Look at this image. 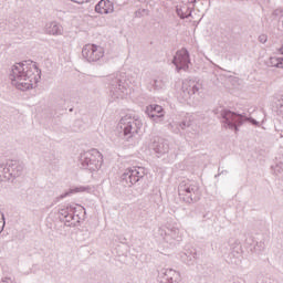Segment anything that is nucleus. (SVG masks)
<instances>
[{
    "label": "nucleus",
    "mask_w": 283,
    "mask_h": 283,
    "mask_svg": "<svg viewBox=\"0 0 283 283\" xmlns=\"http://www.w3.org/2000/svg\"><path fill=\"white\" fill-rule=\"evenodd\" d=\"M9 78L15 90L28 92V90H34L39 85L41 70H39L36 62L33 61L15 63L11 67Z\"/></svg>",
    "instance_id": "1"
},
{
    "label": "nucleus",
    "mask_w": 283,
    "mask_h": 283,
    "mask_svg": "<svg viewBox=\"0 0 283 283\" xmlns=\"http://www.w3.org/2000/svg\"><path fill=\"white\" fill-rule=\"evenodd\" d=\"M59 213L66 227H78L85 220V208L76 203L62 206Z\"/></svg>",
    "instance_id": "2"
},
{
    "label": "nucleus",
    "mask_w": 283,
    "mask_h": 283,
    "mask_svg": "<svg viewBox=\"0 0 283 283\" xmlns=\"http://www.w3.org/2000/svg\"><path fill=\"white\" fill-rule=\"evenodd\" d=\"M118 126L123 130L125 140H132L143 129V120L133 116H124L120 118Z\"/></svg>",
    "instance_id": "3"
},
{
    "label": "nucleus",
    "mask_w": 283,
    "mask_h": 283,
    "mask_svg": "<svg viewBox=\"0 0 283 283\" xmlns=\"http://www.w3.org/2000/svg\"><path fill=\"white\" fill-rule=\"evenodd\" d=\"M25 166L21 161L10 160L7 163H0V181L14 180L19 176L23 175Z\"/></svg>",
    "instance_id": "4"
},
{
    "label": "nucleus",
    "mask_w": 283,
    "mask_h": 283,
    "mask_svg": "<svg viewBox=\"0 0 283 283\" xmlns=\"http://www.w3.org/2000/svg\"><path fill=\"white\" fill-rule=\"evenodd\" d=\"M80 163L83 169L98 171L103 167V155L97 149H92L81 154Z\"/></svg>",
    "instance_id": "5"
},
{
    "label": "nucleus",
    "mask_w": 283,
    "mask_h": 283,
    "mask_svg": "<svg viewBox=\"0 0 283 283\" xmlns=\"http://www.w3.org/2000/svg\"><path fill=\"white\" fill-rule=\"evenodd\" d=\"M178 193L179 198L188 205L200 200V187L191 181H182L178 187Z\"/></svg>",
    "instance_id": "6"
},
{
    "label": "nucleus",
    "mask_w": 283,
    "mask_h": 283,
    "mask_svg": "<svg viewBox=\"0 0 283 283\" xmlns=\"http://www.w3.org/2000/svg\"><path fill=\"white\" fill-rule=\"evenodd\" d=\"M222 125L226 129L238 132V127L244 123V115L231 111H222Z\"/></svg>",
    "instance_id": "7"
},
{
    "label": "nucleus",
    "mask_w": 283,
    "mask_h": 283,
    "mask_svg": "<svg viewBox=\"0 0 283 283\" xmlns=\"http://www.w3.org/2000/svg\"><path fill=\"white\" fill-rule=\"evenodd\" d=\"M140 178H145V168L143 167L127 168L122 174V182H125L127 187H134Z\"/></svg>",
    "instance_id": "8"
},
{
    "label": "nucleus",
    "mask_w": 283,
    "mask_h": 283,
    "mask_svg": "<svg viewBox=\"0 0 283 283\" xmlns=\"http://www.w3.org/2000/svg\"><path fill=\"white\" fill-rule=\"evenodd\" d=\"M105 55V51L103 48L96 44H86L82 49V56L88 63H96V61H101Z\"/></svg>",
    "instance_id": "9"
},
{
    "label": "nucleus",
    "mask_w": 283,
    "mask_h": 283,
    "mask_svg": "<svg viewBox=\"0 0 283 283\" xmlns=\"http://www.w3.org/2000/svg\"><path fill=\"white\" fill-rule=\"evenodd\" d=\"M181 92L184 94V98L189 101V98L202 92V82L198 80H185L181 85Z\"/></svg>",
    "instance_id": "10"
},
{
    "label": "nucleus",
    "mask_w": 283,
    "mask_h": 283,
    "mask_svg": "<svg viewBox=\"0 0 283 283\" xmlns=\"http://www.w3.org/2000/svg\"><path fill=\"white\" fill-rule=\"evenodd\" d=\"M172 64L175 65L177 72H180V70H184V72H187L189 70V65H191V60L189 59V51L186 49H181L176 52Z\"/></svg>",
    "instance_id": "11"
},
{
    "label": "nucleus",
    "mask_w": 283,
    "mask_h": 283,
    "mask_svg": "<svg viewBox=\"0 0 283 283\" xmlns=\"http://www.w3.org/2000/svg\"><path fill=\"white\" fill-rule=\"evenodd\" d=\"M124 96H127V86H125V82L118 78L112 80L109 87L111 101H120Z\"/></svg>",
    "instance_id": "12"
},
{
    "label": "nucleus",
    "mask_w": 283,
    "mask_h": 283,
    "mask_svg": "<svg viewBox=\"0 0 283 283\" xmlns=\"http://www.w3.org/2000/svg\"><path fill=\"white\" fill-rule=\"evenodd\" d=\"M164 240L167 244H176L182 240V231L178 226H168L164 230Z\"/></svg>",
    "instance_id": "13"
},
{
    "label": "nucleus",
    "mask_w": 283,
    "mask_h": 283,
    "mask_svg": "<svg viewBox=\"0 0 283 283\" xmlns=\"http://www.w3.org/2000/svg\"><path fill=\"white\" fill-rule=\"evenodd\" d=\"M150 149H154L157 156H165V154L169 153V144L158 137H155L150 143Z\"/></svg>",
    "instance_id": "14"
},
{
    "label": "nucleus",
    "mask_w": 283,
    "mask_h": 283,
    "mask_svg": "<svg viewBox=\"0 0 283 283\" xmlns=\"http://www.w3.org/2000/svg\"><path fill=\"white\" fill-rule=\"evenodd\" d=\"M161 277L165 283H180L182 281V276L180 275V272L174 269L163 270Z\"/></svg>",
    "instance_id": "15"
},
{
    "label": "nucleus",
    "mask_w": 283,
    "mask_h": 283,
    "mask_svg": "<svg viewBox=\"0 0 283 283\" xmlns=\"http://www.w3.org/2000/svg\"><path fill=\"white\" fill-rule=\"evenodd\" d=\"M146 114L149 116V118L156 120V123H160V120H163V116H165L163 106L156 104L147 106Z\"/></svg>",
    "instance_id": "16"
},
{
    "label": "nucleus",
    "mask_w": 283,
    "mask_h": 283,
    "mask_svg": "<svg viewBox=\"0 0 283 283\" xmlns=\"http://www.w3.org/2000/svg\"><path fill=\"white\" fill-rule=\"evenodd\" d=\"M95 12H97V14H112V12H114V2L109 0H101L95 6Z\"/></svg>",
    "instance_id": "17"
},
{
    "label": "nucleus",
    "mask_w": 283,
    "mask_h": 283,
    "mask_svg": "<svg viewBox=\"0 0 283 283\" xmlns=\"http://www.w3.org/2000/svg\"><path fill=\"white\" fill-rule=\"evenodd\" d=\"M45 32L52 36H61L63 34V27L57 22H49L45 25Z\"/></svg>",
    "instance_id": "18"
},
{
    "label": "nucleus",
    "mask_w": 283,
    "mask_h": 283,
    "mask_svg": "<svg viewBox=\"0 0 283 283\" xmlns=\"http://www.w3.org/2000/svg\"><path fill=\"white\" fill-rule=\"evenodd\" d=\"M93 188L90 186H77L75 188H71L64 195H61L60 198H67V196H72V193H92Z\"/></svg>",
    "instance_id": "19"
},
{
    "label": "nucleus",
    "mask_w": 283,
    "mask_h": 283,
    "mask_svg": "<svg viewBox=\"0 0 283 283\" xmlns=\"http://www.w3.org/2000/svg\"><path fill=\"white\" fill-rule=\"evenodd\" d=\"M176 12H177L178 17H180V19H188V17H191V12H190L189 8H187L185 6H177Z\"/></svg>",
    "instance_id": "20"
},
{
    "label": "nucleus",
    "mask_w": 283,
    "mask_h": 283,
    "mask_svg": "<svg viewBox=\"0 0 283 283\" xmlns=\"http://www.w3.org/2000/svg\"><path fill=\"white\" fill-rule=\"evenodd\" d=\"M269 65L281 70V57H270Z\"/></svg>",
    "instance_id": "21"
},
{
    "label": "nucleus",
    "mask_w": 283,
    "mask_h": 283,
    "mask_svg": "<svg viewBox=\"0 0 283 283\" xmlns=\"http://www.w3.org/2000/svg\"><path fill=\"white\" fill-rule=\"evenodd\" d=\"M153 87H155V90H163V87H165V81L161 78L154 80Z\"/></svg>",
    "instance_id": "22"
},
{
    "label": "nucleus",
    "mask_w": 283,
    "mask_h": 283,
    "mask_svg": "<svg viewBox=\"0 0 283 283\" xmlns=\"http://www.w3.org/2000/svg\"><path fill=\"white\" fill-rule=\"evenodd\" d=\"M251 123V125H254L255 127H259L260 126V122L255 120L254 118L252 117H245L243 116V123Z\"/></svg>",
    "instance_id": "23"
},
{
    "label": "nucleus",
    "mask_w": 283,
    "mask_h": 283,
    "mask_svg": "<svg viewBox=\"0 0 283 283\" xmlns=\"http://www.w3.org/2000/svg\"><path fill=\"white\" fill-rule=\"evenodd\" d=\"M268 40H269V38L266 36V34H261L259 36V42L260 43H266Z\"/></svg>",
    "instance_id": "24"
},
{
    "label": "nucleus",
    "mask_w": 283,
    "mask_h": 283,
    "mask_svg": "<svg viewBox=\"0 0 283 283\" xmlns=\"http://www.w3.org/2000/svg\"><path fill=\"white\" fill-rule=\"evenodd\" d=\"M0 226L6 227V216L0 212Z\"/></svg>",
    "instance_id": "25"
},
{
    "label": "nucleus",
    "mask_w": 283,
    "mask_h": 283,
    "mask_svg": "<svg viewBox=\"0 0 283 283\" xmlns=\"http://www.w3.org/2000/svg\"><path fill=\"white\" fill-rule=\"evenodd\" d=\"M185 256L188 258L187 262H193V260H196V256L192 254H190V255L185 254Z\"/></svg>",
    "instance_id": "26"
},
{
    "label": "nucleus",
    "mask_w": 283,
    "mask_h": 283,
    "mask_svg": "<svg viewBox=\"0 0 283 283\" xmlns=\"http://www.w3.org/2000/svg\"><path fill=\"white\" fill-rule=\"evenodd\" d=\"M179 127L181 129H186V127H189V122H184V123L179 124Z\"/></svg>",
    "instance_id": "27"
},
{
    "label": "nucleus",
    "mask_w": 283,
    "mask_h": 283,
    "mask_svg": "<svg viewBox=\"0 0 283 283\" xmlns=\"http://www.w3.org/2000/svg\"><path fill=\"white\" fill-rule=\"evenodd\" d=\"M232 253H235L237 258H240V253H242V249L241 248H237Z\"/></svg>",
    "instance_id": "28"
},
{
    "label": "nucleus",
    "mask_w": 283,
    "mask_h": 283,
    "mask_svg": "<svg viewBox=\"0 0 283 283\" xmlns=\"http://www.w3.org/2000/svg\"><path fill=\"white\" fill-rule=\"evenodd\" d=\"M73 1L74 3H87V1L90 0H71Z\"/></svg>",
    "instance_id": "29"
},
{
    "label": "nucleus",
    "mask_w": 283,
    "mask_h": 283,
    "mask_svg": "<svg viewBox=\"0 0 283 283\" xmlns=\"http://www.w3.org/2000/svg\"><path fill=\"white\" fill-rule=\"evenodd\" d=\"M277 52H280L281 54H283V46L277 49Z\"/></svg>",
    "instance_id": "30"
},
{
    "label": "nucleus",
    "mask_w": 283,
    "mask_h": 283,
    "mask_svg": "<svg viewBox=\"0 0 283 283\" xmlns=\"http://www.w3.org/2000/svg\"><path fill=\"white\" fill-rule=\"evenodd\" d=\"M4 228H6V226H0V233H2Z\"/></svg>",
    "instance_id": "31"
},
{
    "label": "nucleus",
    "mask_w": 283,
    "mask_h": 283,
    "mask_svg": "<svg viewBox=\"0 0 283 283\" xmlns=\"http://www.w3.org/2000/svg\"><path fill=\"white\" fill-rule=\"evenodd\" d=\"M281 70H283V57H281Z\"/></svg>",
    "instance_id": "32"
}]
</instances>
